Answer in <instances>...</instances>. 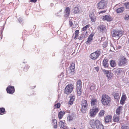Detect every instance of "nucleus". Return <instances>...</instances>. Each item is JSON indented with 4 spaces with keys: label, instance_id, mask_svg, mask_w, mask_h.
I'll list each match as a JSON object with an SVG mask.
<instances>
[{
    "label": "nucleus",
    "instance_id": "23",
    "mask_svg": "<svg viewBox=\"0 0 129 129\" xmlns=\"http://www.w3.org/2000/svg\"><path fill=\"white\" fill-rule=\"evenodd\" d=\"M80 13V11L79 8L77 7H75L73 8V13L75 14H79Z\"/></svg>",
    "mask_w": 129,
    "mask_h": 129
},
{
    "label": "nucleus",
    "instance_id": "24",
    "mask_svg": "<svg viewBox=\"0 0 129 129\" xmlns=\"http://www.w3.org/2000/svg\"><path fill=\"white\" fill-rule=\"evenodd\" d=\"M57 120L54 119H52V124L53 125V127L54 128H57Z\"/></svg>",
    "mask_w": 129,
    "mask_h": 129
},
{
    "label": "nucleus",
    "instance_id": "1",
    "mask_svg": "<svg viewBox=\"0 0 129 129\" xmlns=\"http://www.w3.org/2000/svg\"><path fill=\"white\" fill-rule=\"evenodd\" d=\"M89 123L92 128H95L96 127L97 129H104L101 121L99 120L92 119L89 121Z\"/></svg>",
    "mask_w": 129,
    "mask_h": 129
},
{
    "label": "nucleus",
    "instance_id": "22",
    "mask_svg": "<svg viewBox=\"0 0 129 129\" xmlns=\"http://www.w3.org/2000/svg\"><path fill=\"white\" fill-rule=\"evenodd\" d=\"M119 119V115H114L113 117V120L116 122H118Z\"/></svg>",
    "mask_w": 129,
    "mask_h": 129
},
{
    "label": "nucleus",
    "instance_id": "37",
    "mask_svg": "<svg viewBox=\"0 0 129 129\" xmlns=\"http://www.w3.org/2000/svg\"><path fill=\"white\" fill-rule=\"evenodd\" d=\"M112 75L113 74H111L110 72L109 74L107 75L106 76L107 77L108 80H109V79L110 80L112 79L113 76Z\"/></svg>",
    "mask_w": 129,
    "mask_h": 129
},
{
    "label": "nucleus",
    "instance_id": "21",
    "mask_svg": "<svg viewBox=\"0 0 129 129\" xmlns=\"http://www.w3.org/2000/svg\"><path fill=\"white\" fill-rule=\"evenodd\" d=\"M90 19L92 22H95L96 21V17L93 13L89 15Z\"/></svg>",
    "mask_w": 129,
    "mask_h": 129
},
{
    "label": "nucleus",
    "instance_id": "39",
    "mask_svg": "<svg viewBox=\"0 0 129 129\" xmlns=\"http://www.w3.org/2000/svg\"><path fill=\"white\" fill-rule=\"evenodd\" d=\"M102 71L103 73L105 74H106V76L107 75L109 74V73L110 72L109 71L106 70H103Z\"/></svg>",
    "mask_w": 129,
    "mask_h": 129
},
{
    "label": "nucleus",
    "instance_id": "15",
    "mask_svg": "<svg viewBox=\"0 0 129 129\" xmlns=\"http://www.w3.org/2000/svg\"><path fill=\"white\" fill-rule=\"evenodd\" d=\"M102 19L103 21L106 20L108 21H110L113 20V18L111 16L108 15L103 16Z\"/></svg>",
    "mask_w": 129,
    "mask_h": 129
},
{
    "label": "nucleus",
    "instance_id": "36",
    "mask_svg": "<svg viewBox=\"0 0 129 129\" xmlns=\"http://www.w3.org/2000/svg\"><path fill=\"white\" fill-rule=\"evenodd\" d=\"M105 113V111L104 110H101L99 113V115L100 116H103Z\"/></svg>",
    "mask_w": 129,
    "mask_h": 129
},
{
    "label": "nucleus",
    "instance_id": "54",
    "mask_svg": "<svg viewBox=\"0 0 129 129\" xmlns=\"http://www.w3.org/2000/svg\"><path fill=\"white\" fill-rule=\"evenodd\" d=\"M128 76H129V73H128Z\"/></svg>",
    "mask_w": 129,
    "mask_h": 129
},
{
    "label": "nucleus",
    "instance_id": "30",
    "mask_svg": "<svg viewBox=\"0 0 129 129\" xmlns=\"http://www.w3.org/2000/svg\"><path fill=\"white\" fill-rule=\"evenodd\" d=\"M90 26V25L89 24H88L86 25L82 28V31H86L88 28Z\"/></svg>",
    "mask_w": 129,
    "mask_h": 129
},
{
    "label": "nucleus",
    "instance_id": "49",
    "mask_svg": "<svg viewBox=\"0 0 129 129\" xmlns=\"http://www.w3.org/2000/svg\"><path fill=\"white\" fill-rule=\"evenodd\" d=\"M94 88H95V87H94V86H91L90 87V89L91 90L94 89Z\"/></svg>",
    "mask_w": 129,
    "mask_h": 129
},
{
    "label": "nucleus",
    "instance_id": "16",
    "mask_svg": "<svg viewBox=\"0 0 129 129\" xmlns=\"http://www.w3.org/2000/svg\"><path fill=\"white\" fill-rule=\"evenodd\" d=\"M98 101L97 99L95 98L92 99H91L90 103L92 107H95L97 105Z\"/></svg>",
    "mask_w": 129,
    "mask_h": 129
},
{
    "label": "nucleus",
    "instance_id": "43",
    "mask_svg": "<svg viewBox=\"0 0 129 129\" xmlns=\"http://www.w3.org/2000/svg\"><path fill=\"white\" fill-rule=\"evenodd\" d=\"M74 100L73 99H70L69 102V104L70 105H72L73 103V102L74 101Z\"/></svg>",
    "mask_w": 129,
    "mask_h": 129
},
{
    "label": "nucleus",
    "instance_id": "52",
    "mask_svg": "<svg viewBox=\"0 0 129 129\" xmlns=\"http://www.w3.org/2000/svg\"><path fill=\"white\" fill-rule=\"evenodd\" d=\"M63 129H67V128L66 127L64 128H63Z\"/></svg>",
    "mask_w": 129,
    "mask_h": 129
},
{
    "label": "nucleus",
    "instance_id": "11",
    "mask_svg": "<svg viewBox=\"0 0 129 129\" xmlns=\"http://www.w3.org/2000/svg\"><path fill=\"white\" fill-rule=\"evenodd\" d=\"M71 12L70 8L69 7H67L64 10V17L65 18H67L69 17Z\"/></svg>",
    "mask_w": 129,
    "mask_h": 129
},
{
    "label": "nucleus",
    "instance_id": "32",
    "mask_svg": "<svg viewBox=\"0 0 129 129\" xmlns=\"http://www.w3.org/2000/svg\"><path fill=\"white\" fill-rule=\"evenodd\" d=\"M111 66L112 67H114L116 66V63L115 61L113 60H111L110 62Z\"/></svg>",
    "mask_w": 129,
    "mask_h": 129
},
{
    "label": "nucleus",
    "instance_id": "41",
    "mask_svg": "<svg viewBox=\"0 0 129 129\" xmlns=\"http://www.w3.org/2000/svg\"><path fill=\"white\" fill-rule=\"evenodd\" d=\"M29 68V67L27 66H25L24 67L23 71L24 72H26L28 70Z\"/></svg>",
    "mask_w": 129,
    "mask_h": 129
},
{
    "label": "nucleus",
    "instance_id": "51",
    "mask_svg": "<svg viewBox=\"0 0 129 129\" xmlns=\"http://www.w3.org/2000/svg\"><path fill=\"white\" fill-rule=\"evenodd\" d=\"M62 11V9H61L59 11L60 12H61Z\"/></svg>",
    "mask_w": 129,
    "mask_h": 129
},
{
    "label": "nucleus",
    "instance_id": "42",
    "mask_svg": "<svg viewBox=\"0 0 129 129\" xmlns=\"http://www.w3.org/2000/svg\"><path fill=\"white\" fill-rule=\"evenodd\" d=\"M67 118L69 121H71L73 119L72 117L70 115L68 116Z\"/></svg>",
    "mask_w": 129,
    "mask_h": 129
},
{
    "label": "nucleus",
    "instance_id": "35",
    "mask_svg": "<svg viewBox=\"0 0 129 129\" xmlns=\"http://www.w3.org/2000/svg\"><path fill=\"white\" fill-rule=\"evenodd\" d=\"M114 97L115 99L119 100V99L120 96L118 93H116L114 95Z\"/></svg>",
    "mask_w": 129,
    "mask_h": 129
},
{
    "label": "nucleus",
    "instance_id": "28",
    "mask_svg": "<svg viewBox=\"0 0 129 129\" xmlns=\"http://www.w3.org/2000/svg\"><path fill=\"white\" fill-rule=\"evenodd\" d=\"M65 113L64 111H61L58 113V117L59 119H61L63 115Z\"/></svg>",
    "mask_w": 129,
    "mask_h": 129
},
{
    "label": "nucleus",
    "instance_id": "7",
    "mask_svg": "<svg viewBox=\"0 0 129 129\" xmlns=\"http://www.w3.org/2000/svg\"><path fill=\"white\" fill-rule=\"evenodd\" d=\"M127 61L126 59L124 56H121L118 59V64L119 66L125 65L127 62Z\"/></svg>",
    "mask_w": 129,
    "mask_h": 129
},
{
    "label": "nucleus",
    "instance_id": "18",
    "mask_svg": "<svg viewBox=\"0 0 129 129\" xmlns=\"http://www.w3.org/2000/svg\"><path fill=\"white\" fill-rule=\"evenodd\" d=\"M113 71L114 72L117 74V75L120 74V73L123 71L120 68L117 69V68H115L113 69Z\"/></svg>",
    "mask_w": 129,
    "mask_h": 129
},
{
    "label": "nucleus",
    "instance_id": "38",
    "mask_svg": "<svg viewBox=\"0 0 129 129\" xmlns=\"http://www.w3.org/2000/svg\"><path fill=\"white\" fill-rule=\"evenodd\" d=\"M60 103H58L54 105V109L58 108L60 107Z\"/></svg>",
    "mask_w": 129,
    "mask_h": 129
},
{
    "label": "nucleus",
    "instance_id": "55",
    "mask_svg": "<svg viewBox=\"0 0 129 129\" xmlns=\"http://www.w3.org/2000/svg\"><path fill=\"white\" fill-rule=\"evenodd\" d=\"M76 129L75 128H74V129Z\"/></svg>",
    "mask_w": 129,
    "mask_h": 129
},
{
    "label": "nucleus",
    "instance_id": "8",
    "mask_svg": "<svg viewBox=\"0 0 129 129\" xmlns=\"http://www.w3.org/2000/svg\"><path fill=\"white\" fill-rule=\"evenodd\" d=\"M99 109L98 107H93L90 110L89 112L90 116L91 117H94L96 113L99 111Z\"/></svg>",
    "mask_w": 129,
    "mask_h": 129
},
{
    "label": "nucleus",
    "instance_id": "6",
    "mask_svg": "<svg viewBox=\"0 0 129 129\" xmlns=\"http://www.w3.org/2000/svg\"><path fill=\"white\" fill-rule=\"evenodd\" d=\"M107 0H102L97 4V8L99 9H103L107 6Z\"/></svg>",
    "mask_w": 129,
    "mask_h": 129
},
{
    "label": "nucleus",
    "instance_id": "9",
    "mask_svg": "<svg viewBox=\"0 0 129 129\" xmlns=\"http://www.w3.org/2000/svg\"><path fill=\"white\" fill-rule=\"evenodd\" d=\"M123 33V31L122 30H114L112 31V37H118L119 38L122 36Z\"/></svg>",
    "mask_w": 129,
    "mask_h": 129
},
{
    "label": "nucleus",
    "instance_id": "19",
    "mask_svg": "<svg viewBox=\"0 0 129 129\" xmlns=\"http://www.w3.org/2000/svg\"><path fill=\"white\" fill-rule=\"evenodd\" d=\"M126 98V97L125 95L123 94L122 95L120 102V103L121 104L123 105L124 103Z\"/></svg>",
    "mask_w": 129,
    "mask_h": 129
},
{
    "label": "nucleus",
    "instance_id": "40",
    "mask_svg": "<svg viewBox=\"0 0 129 129\" xmlns=\"http://www.w3.org/2000/svg\"><path fill=\"white\" fill-rule=\"evenodd\" d=\"M125 8L127 9H129V2L126 3L124 4Z\"/></svg>",
    "mask_w": 129,
    "mask_h": 129
},
{
    "label": "nucleus",
    "instance_id": "20",
    "mask_svg": "<svg viewBox=\"0 0 129 129\" xmlns=\"http://www.w3.org/2000/svg\"><path fill=\"white\" fill-rule=\"evenodd\" d=\"M103 66L105 68L107 67L109 65L108 59H104L103 61Z\"/></svg>",
    "mask_w": 129,
    "mask_h": 129
},
{
    "label": "nucleus",
    "instance_id": "14",
    "mask_svg": "<svg viewBox=\"0 0 129 129\" xmlns=\"http://www.w3.org/2000/svg\"><path fill=\"white\" fill-rule=\"evenodd\" d=\"M94 36V34L91 33L88 37L87 41L85 42L87 44H90L93 40V37Z\"/></svg>",
    "mask_w": 129,
    "mask_h": 129
},
{
    "label": "nucleus",
    "instance_id": "10",
    "mask_svg": "<svg viewBox=\"0 0 129 129\" xmlns=\"http://www.w3.org/2000/svg\"><path fill=\"white\" fill-rule=\"evenodd\" d=\"M100 51H97L95 52L91 53L90 55L91 59L95 60L99 57L100 55Z\"/></svg>",
    "mask_w": 129,
    "mask_h": 129
},
{
    "label": "nucleus",
    "instance_id": "44",
    "mask_svg": "<svg viewBox=\"0 0 129 129\" xmlns=\"http://www.w3.org/2000/svg\"><path fill=\"white\" fill-rule=\"evenodd\" d=\"M125 20H128L129 19V16L128 15L126 14L125 15Z\"/></svg>",
    "mask_w": 129,
    "mask_h": 129
},
{
    "label": "nucleus",
    "instance_id": "2",
    "mask_svg": "<svg viewBox=\"0 0 129 129\" xmlns=\"http://www.w3.org/2000/svg\"><path fill=\"white\" fill-rule=\"evenodd\" d=\"M101 101L104 106H107L109 105L111 103V98L108 95L103 94L102 96Z\"/></svg>",
    "mask_w": 129,
    "mask_h": 129
},
{
    "label": "nucleus",
    "instance_id": "48",
    "mask_svg": "<svg viewBox=\"0 0 129 129\" xmlns=\"http://www.w3.org/2000/svg\"><path fill=\"white\" fill-rule=\"evenodd\" d=\"M37 0H30V2H32L34 3H36Z\"/></svg>",
    "mask_w": 129,
    "mask_h": 129
},
{
    "label": "nucleus",
    "instance_id": "4",
    "mask_svg": "<svg viewBox=\"0 0 129 129\" xmlns=\"http://www.w3.org/2000/svg\"><path fill=\"white\" fill-rule=\"evenodd\" d=\"M82 83L80 79L77 80L76 86V91H77V95L78 96L80 95L82 91Z\"/></svg>",
    "mask_w": 129,
    "mask_h": 129
},
{
    "label": "nucleus",
    "instance_id": "27",
    "mask_svg": "<svg viewBox=\"0 0 129 129\" xmlns=\"http://www.w3.org/2000/svg\"><path fill=\"white\" fill-rule=\"evenodd\" d=\"M75 64L74 63H72L71 64L70 67V69L72 72H73L74 71V69L75 68Z\"/></svg>",
    "mask_w": 129,
    "mask_h": 129
},
{
    "label": "nucleus",
    "instance_id": "13",
    "mask_svg": "<svg viewBox=\"0 0 129 129\" xmlns=\"http://www.w3.org/2000/svg\"><path fill=\"white\" fill-rule=\"evenodd\" d=\"M123 107L122 106H119L117 108L116 111V113L118 115L122 113Z\"/></svg>",
    "mask_w": 129,
    "mask_h": 129
},
{
    "label": "nucleus",
    "instance_id": "29",
    "mask_svg": "<svg viewBox=\"0 0 129 129\" xmlns=\"http://www.w3.org/2000/svg\"><path fill=\"white\" fill-rule=\"evenodd\" d=\"M122 129H129V123L123 125L121 127Z\"/></svg>",
    "mask_w": 129,
    "mask_h": 129
},
{
    "label": "nucleus",
    "instance_id": "47",
    "mask_svg": "<svg viewBox=\"0 0 129 129\" xmlns=\"http://www.w3.org/2000/svg\"><path fill=\"white\" fill-rule=\"evenodd\" d=\"M106 10H104L103 11H101L100 12H99V14L100 13H103L106 12Z\"/></svg>",
    "mask_w": 129,
    "mask_h": 129
},
{
    "label": "nucleus",
    "instance_id": "50",
    "mask_svg": "<svg viewBox=\"0 0 129 129\" xmlns=\"http://www.w3.org/2000/svg\"><path fill=\"white\" fill-rule=\"evenodd\" d=\"M95 68V69L96 70V71H98L99 70V68L98 67H96Z\"/></svg>",
    "mask_w": 129,
    "mask_h": 129
},
{
    "label": "nucleus",
    "instance_id": "53",
    "mask_svg": "<svg viewBox=\"0 0 129 129\" xmlns=\"http://www.w3.org/2000/svg\"><path fill=\"white\" fill-rule=\"evenodd\" d=\"M86 33L87 34V31H86Z\"/></svg>",
    "mask_w": 129,
    "mask_h": 129
},
{
    "label": "nucleus",
    "instance_id": "5",
    "mask_svg": "<svg viewBox=\"0 0 129 129\" xmlns=\"http://www.w3.org/2000/svg\"><path fill=\"white\" fill-rule=\"evenodd\" d=\"M81 110L83 113H85L88 107V104L86 100H82L81 102Z\"/></svg>",
    "mask_w": 129,
    "mask_h": 129
},
{
    "label": "nucleus",
    "instance_id": "3",
    "mask_svg": "<svg viewBox=\"0 0 129 129\" xmlns=\"http://www.w3.org/2000/svg\"><path fill=\"white\" fill-rule=\"evenodd\" d=\"M74 88L73 84L70 83L65 87L64 90V93L67 95H69L73 91Z\"/></svg>",
    "mask_w": 129,
    "mask_h": 129
},
{
    "label": "nucleus",
    "instance_id": "46",
    "mask_svg": "<svg viewBox=\"0 0 129 129\" xmlns=\"http://www.w3.org/2000/svg\"><path fill=\"white\" fill-rule=\"evenodd\" d=\"M69 24L70 26L71 27L73 24L72 21H71L70 20L69 22Z\"/></svg>",
    "mask_w": 129,
    "mask_h": 129
},
{
    "label": "nucleus",
    "instance_id": "17",
    "mask_svg": "<svg viewBox=\"0 0 129 129\" xmlns=\"http://www.w3.org/2000/svg\"><path fill=\"white\" fill-rule=\"evenodd\" d=\"M112 118V116L111 115H107L104 117V119L105 122H111V119Z\"/></svg>",
    "mask_w": 129,
    "mask_h": 129
},
{
    "label": "nucleus",
    "instance_id": "25",
    "mask_svg": "<svg viewBox=\"0 0 129 129\" xmlns=\"http://www.w3.org/2000/svg\"><path fill=\"white\" fill-rule=\"evenodd\" d=\"M98 28L99 30L103 32L105 31L106 29V28L103 25H100L98 27Z\"/></svg>",
    "mask_w": 129,
    "mask_h": 129
},
{
    "label": "nucleus",
    "instance_id": "31",
    "mask_svg": "<svg viewBox=\"0 0 129 129\" xmlns=\"http://www.w3.org/2000/svg\"><path fill=\"white\" fill-rule=\"evenodd\" d=\"M58 125L60 128H62L64 127V123L61 120L59 122Z\"/></svg>",
    "mask_w": 129,
    "mask_h": 129
},
{
    "label": "nucleus",
    "instance_id": "33",
    "mask_svg": "<svg viewBox=\"0 0 129 129\" xmlns=\"http://www.w3.org/2000/svg\"><path fill=\"white\" fill-rule=\"evenodd\" d=\"M79 30H76L75 31L74 33L75 36L74 37V39L75 40L77 39V38L79 36Z\"/></svg>",
    "mask_w": 129,
    "mask_h": 129
},
{
    "label": "nucleus",
    "instance_id": "45",
    "mask_svg": "<svg viewBox=\"0 0 129 129\" xmlns=\"http://www.w3.org/2000/svg\"><path fill=\"white\" fill-rule=\"evenodd\" d=\"M70 98L71 99H73V100H74L75 99V96H74L72 94H71L70 96Z\"/></svg>",
    "mask_w": 129,
    "mask_h": 129
},
{
    "label": "nucleus",
    "instance_id": "12",
    "mask_svg": "<svg viewBox=\"0 0 129 129\" xmlns=\"http://www.w3.org/2000/svg\"><path fill=\"white\" fill-rule=\"evenodd\" d=\"M7 93L10 94H12L15 92V90L14 86H8L6 89Z\"/></svg>",
    "mask_w": 129,
    "mask_h": 129
},
{
    "label": "nucleus",
    "instance_id": "34",
    "mask_svg": "<svg viewBox=\"0 0 129 129\" xmlns=\"http://www.w3.org/2000/svg\"><path fill=\"white\" fill-rule=\"evenodd\" d=\"M5 109L3 108H0V114L3 115L5 113Z\"/></svg>",
    "mask_w": 129,
    "mask_h": 129
},
{
    "label": "nucleus",
    "instance_id": "26",
    "mask_svg": "<svg viewBox=\"0 0 129 129\" xmlns=\"http://www.w3.org/2000/svg\"><path fill=\"white\" fill-rule=\"evenodd\" d=\"M124 10V8L123 7H121L117 9L116 12L118 13H120L123 12Z\"/></svg>",
    "mask_w": 129,
    "mask_h": 129
}]
</instances>
